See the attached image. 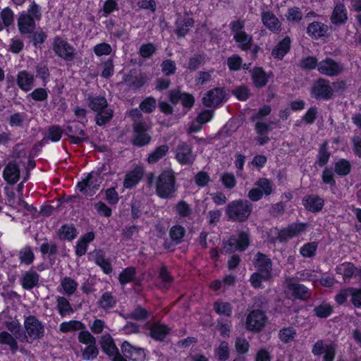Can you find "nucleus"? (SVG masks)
Listing matches in <instances>:
<instances>
[{"mask_svg": "<svg viewBox=\"0 0 361 361\" xmlns=\"http://www.w3.org/2000/svg\"><path fill=\"white\" fill-rule=\"evenodd\" d=\"M146 183L148 187L155 185L156 195L161 199L172 197L177 190L176 176L171 169H164L157 177L149 173Z\"/></svg>", "mask_w": 361, "mask_h": 361, "instance_id": "obj_1", "label": "nucleus"}, {"mask_svg": "<svg viewBox=\"0 0 361 361\" xmlns=\"http://www.w3.org/2000/svg\"><path fill=\"white\" fill-rule=\"evenodd\" d=\"M131 117V144L137 147L147 146L152 141L151 126L142 119L143 114H128Z\"/></svg>", "mask_w": 361, "mask_h": 361, "instance_id": "obj_2", "label": "nucleus"}, {"mask_svg": "<svg viewBox=\"0 0 361 361\" xmlns=\"http://www.w3.org/2000/svg\"><path fill=\"white\" fill-rule=\"evenodd\" d=\"M254 265L257 272L252 275L250 281L255 288H262L264 283L271 279V262L264 255L258 253L254 259Z\"/></svg>", "mask_w": 361, "mask_h": 361, "instance_id": "obj_3", "label": "nucleus"}, {"mask_svg": "<svg viewBox=\"0 0 361 361\" xmlns=\"http://www.w3.org/2000/svg\"><path fill=\"white\" fill-rule=\"evenodd\" d=\"M225 212L229 221L244 222L248 219V202L233 200L227 204Z\"/></svg>", "mask_w": 361, "mask_h": 361, "instance_id": "obj_4", "label": "nucleus"}, {"mask_svg": "<svg viewBox=\"0 0 361 361\" xmlns=\"http://www.w3.org/2000/svg\"><path fill=\"white\" fill-rule=\"evenodd\" d=\"M85 126L79 121H71L64 127L65 135L68 137L71 144L79 145L87 142L89 137L86 135Z\"/></svg>", "mask_w": 361, "mask_h": 361, "instance_id": "obj_5", "label": "nucleus"}, {"mask_svg": "<svg viewBox=\"0 0 361 361\" xmlns=\"http://www.w3.org/2000/svg\"><path fill=\"white\" fill-rule=\"evenodd\" d=\"M248 247V233L242 231L238 237L231 235L227 240H223L221 252L231 254L235 251H244Z\"/></svg>", "mask_w": 361, "mask_h": 361, "instance_id": "obj_6", "label": "nucleus"}, {"mask_svg": "<svg viewBox=\"0 0 361 361\" xmlns=\"http://www.w3.org/2000/svg\"><path fill=\"white\" fill-rule=\"evenodd\" d=\"M53 51L57 56L66 61H73L76 55V50L73 46L59 35L54 37Z\"/></svg>", "mask_w": 361, "mask_h": 361, "instance_id": "obj_7", "label": "nucleus"}, {"mask_svg": "<svg viewBox=\"0 0 361 361\" xmlns=\"http://www.w3.org/2000/svg\"><path fill=\"white\" fill-rule=\"evenodd\" d=\"M169 100L174 106L180 103L183 108L187 111L191 110L195 102L193 94L182 92L179 89H174L169 92Z\"/></svg>", "mask_w": 361, "mask_h": 361, "instance_id": "obj_8", "label": "nucleus"}, {"mask_svg": "<svg viewBox=\"0 0 361 361\" xmlns=\"http://www.w3.org/2000/svg\"><path fill=\"white\" fill-rule=\"evenodd\" d=\"M24 328L27 336L32 340H38L44 336V326L42 322L34 315L25 318Z\"/></svg>", "mask_w": 361, "mask_h": 361, "instance_id": "obj_9", "label": "nucleus"}, {"mask_svg": "<svg viewBox=\"0 0 361 361\" xmlns=\"http://www.w3.org/2000/svg\"><path fill=\"white\" fill-rule=\"evenodd\" d=\"M344 71V66L342 63L334 61L333 59L327 57L318 63V71L322 74L330 77L337 76L341 74Z\"/></svg>", "mask_w": 361, "mask_h": 361, "instance_id": "obj_10", "label": "nucleus"}, {"mask_svg": "<svg viewBox=\"0 0 361 361\" xmlns=\"http://www.w3.org/2000/svg\"><path fill=\"white\" fill-rule=\"evenodd\" d=\"M226 93L222 87H215L205 94L202 97V104L206 107L216 108L226 101Z\"/></svg>", "mask_w": 361, "mask_h": 361, "instance_id": "obj_11", "label": "nucleus"}, {"mask_svg": "<svg viewBox=\"0 0 361 361\" xmlns=\"http://www.w3.org/2000/svg\"><path fill=\"white\" fill-rule=\"evenodd\" d=\"M123 82L132 90H140L144 87L149 80V77L145 73H136L130 71L123 77Z\"/></svg>", "mask_w": 361, "mask_h": 361, "instance_id": "obj_12", "label": "nucleus"}, {"mask_svg": "<svg viewBox=\"0 0 361 361\" xmlns=\"http://www.w3.org/2000/svg\"><path fill=\"white\" fill-rule=\"evenodd\" d=\"M86 105L94 113H109L104 111L108 106V102L105 96L97 95L93 93L87 94L85 96ZM109 113H114L113 111Z\"/></svg>", "mask_w": 361, "mask_h": 361, "instance_id": "obj_13", "label": "nucleus"}, {"mask_svg": "<svg viewBox=\"0 0 361 361\" xmlns=\"http://www.w3.org/2000/svg\"><path fill=\"white\" fill-rule=\"evenodd\" d=\"M312 94L317 99H329L334 95V89L328 80L320 78L314 83Z\"/></svg>", "mask_w": 361, "mask_h": 361, "instance_id": "obj_14", "label": "nucleus"}, {"mask_svg": "<svg viewBox=\"0 0 361 361\" xmlns=\"http://www.w3.org/2000/svg\"><path fill=\"white\" fill-rule=\"evenodd\" d=\"M2 176L8 185L17 183L20 178V169L16 160L9 161L4 168Z\"/></svg>", "mask_w": 361, "mask_h": 361, "instance_id": "obj_15", "label": "nucleus"}, {"mask_svg": "<svg viewBox=\"0 0 361 361\" xmlns=\"http://www.w3.org/2000/svg\"><path fill=\"white\" fill-rule=\"evenodd\" d=\"M145 169L142 166L137 165L128 171L123 181V186L126 189H133L139 184L144 176Z\"/></svg>", "mask_w": 361, "mask_h": 361, "instance_id": "obj_16", "label": "nucleus"}, {"mask_svg": "<svg viewBox=\"0 0 361 361\" xmlns=\"http://www.w3.org/2000/svg\"><path fill=\"white\" fill-rule=\"evenodd\" d=\"M148 329L149 337L158 342H164L171 331L167 324L159 321L152 323Z\"/></svg>", "mask_w": 361, "mask_h": 361, "instance_id": "obj_17", "label": "nucleus"}, {"mask_svg": "<svg viewBox=\"0 0 361 361\" xmlns=\"http://www.w3.org/2000/svg\"><path fill=\"white\" fill-rule=\"evenodd\" d=\"M348 18V11L343 1L335 0L334 8L330 17L331 22L336 25H344Z\"/></svg>", "mask_w": 361, "mask_h": 361, "instance_id": "obj_18", "label": "nucleus"}, {"mask_svg": "<svg viewBox=\"0 0 361 361\" xmlns=\"http://www.w3.org/2000/svg\"><path fill=\"white\" fill-rule=\"evenodd\" d=\"M123 355L132 361H143L146 354L142 348L135 347L128 341H124L121 346Z\"/></svg>", "mask_w": 361, "mask_h": 361, "instance_id": "obj_19", "label": "nucleus"}, {"mask_svg": "<svg viewBox=\"0 0 361 361\" xmlns=\"http://www.w3.org/2000/svg\"><path fill=\"white\" fill-rule=\"evenodd\" d=\"M272 192V186L270 181L266 178L260 179L255 187L250 190V199L257 201L263 195H269Z\"/></svg>", "mask_w": 361, "mask_h": 361, "instance_id": "obj_20", "label": "nucleus"}, {"mask_svg": "<svg viewBox=\"0 0 361 361\" xmlns=\"http://www.w3.org/2000/svg\"><path fill=\"white\" fill-rule=\"evenodd\" d=\"M176 159L181 165L192 164L195 160L192 147L185 142L179 144L176 152Z\"/></svg>", "mask_w": 361, "mask_h": 361, "instance_id": "obj_21", "label": "nucleus"}, {"mask_svg": "<svg viewBox=\"0 0 361 361\" xmlns=\"http://www.w3.org/2000/svg\"><path fill=\"white\" fill-rule=\"evenodd\" d=\"M17 25L19 32L22 35H25L32 32L36 29V20L31 18L30 15H27L25 11H22L19 13Z\"/></svg>", "mask_w": 361, "mask_h": 361, "instance_id": "obj_22", "label": "nucleus"}, {"mask_svg": "<svg viewBox=\"0 0 361 361\" xmlns=\"http://www.w3.org/2000/svg\"><path fill=\"white\" fill-rule=\"evenodd\" d=\"M185 234L186 230L183 226L178 224L172 226L169 231V235L171 243H167L165 241L164 243V247L169 250L171 245H178L181 244L184 240Z\"/></svg>", "mask_w": 361, "mask_h": 361, "instance_id": "obj_23", "label": "nucleus"}, {"mask_svg": "<svg viewBox=\"0 0 361 361\" xmlns=\"http://www.w3.org/2000/svg\"><path fill=\"white\" fill-rule=\"evenodd\" d=\"M307 227V224L296 223L290 225L288 227L281 230L279 236L281 240H288L300 233H303Z\"/></svg>", "mask_w": 361, "mask_h": 361, "instance_id": "obj_24", "label": "nucleus"}, {"mask_svg": "<svg viewBox=\"0 0 361 361\" xmlns=\"http://www.w3.org/2000/svg\"><path fill=\"white\" fill-rule=\"evenodd\" d=\"M35 78L33 74L30 73L27 71H20L17 74L16 83L18 87L27 92L32 90L34 85Z\"/></svg>", "mask_w": 361, "mask_h": 361, "instance_id": "obj_25", "label": "nucleus"}, {"mask_svg": "<svg viewBox=\"0 0 361 361\" xmlns=\"http://www.w3.org/2000/svg\"><path fill=\"white\" fill-rule=\"evenodd\" d=\"M136 268L130 266L124 268L118 275V281L121 285L125 286L130 283H134L136 285L140 283V279L136 278Z\"/></svg>", "mask_w": 361, "mask_h": 361, "instance_id": "obj_26", "label": "nucleus"}, {"mask_svg": "<svg viewBox=\"0 0 361 361\" xmlns=\"http://www.w3.org/2000/svg\"><path fill=\"white\" fill-rule=\"evenodd\" d=\"M264 25L270 31L279 33L281 30V23L279 18L270 11L264 12L262 16Z\"/></svg>", "mask_w": 361, "mask_h": 361, "instance_id": "obj_27", "label": "nucleus"}, {"mask_svg": "<svg viewBox=\"0 0 361 361\" xmlns=\"http://www.w3.org/2000/svg\"><path fill=\"white\" fill-rule=\"evenodd\" d=\"M267 322V317L262 310H253L250 313V330L260 331Z\"/></svg>", "mask_w": 361, "mask_h": 361, "instance_id": "obj_28", "label": "nucleus"}, {"mask_svg": "<svg viewBox=\"0 0 361 361\" xmlns=\"http://www.w3.org/2000/svg\"><path fill=\"white\" fill-rule=\"evenodd\" d=\"M329 28V26L321 23L314 21L308 25L307 27V33L310 37L314 39H319L324 37Z\"/></svg>", "mask_w": 361, "mask_h": 361, "instance_id": "obj_29", "label": "nucleus"}, {"mask_svg": "<svg viewBox=\"0 0 361 361\" xmlns=\"http://www.w3.org/2000/svg\"><path fill=\"white\" fill-rule=\"evenodd\" d=\"M286 292L301 300H306L310 295L308 289L305 286L291 281L287 283Z\"/></svg>", "mask_w": 361, "mask_h": 361, "instance_id": "obj_30", "label": "nucleus"}, {"mask_svg": "<svg viewBox=\"0 0 361 361\" xmlns=\"http://www.w3.org/2000/svg\"><path fill=\"white\" fill-rule=\"evenodd\" d=\"M195 20L192 18L178 19L176 22L175 33L178 37H184L189 32L190 27L194 26Z\"/></svg>", "mask_w": 361, "mask_h": 361, "instance_id": "obj_31", "label": "nucleus"}, {"mask_svg": "<svg viewBox=\"0 0 361 361\" xmlns=\"http://www.w3.org/2000/svg\"><path fill=\"white\" fill-rule=\"evenodd\" d=\"M336 272L344 279H350L353 275L361 278V270L357 269L350 262H344L336 267Z\"/></svg>", "mask_w": 361, "mask_h": 361, "instance_id": "obj_32", "label": "nucleus"}, {"mask_svg": "<svg viewBox=\"0 0 361 361\" xmlns=\"http://www.w3.org/2000/svg\"><path fill=\"white\" fill-rule=\"evenodd\" d=\"M303 205L306 209L312 212H318L324 207L323 199L315 195H309L302 200Z\"/></svg>", "mask_w": 361, "mask_h": 361, "instance_id": "obj_33", "label": "nucleus"}, {"mask_svg": "<svg viewBox=\"0 0 361 361\" xmlns=\"http://www.w3.org/2000/svg\"><path fill=\"white\" fill-rule=\"evenodd\" d=\"M25 35L28 39V44H32L36 49H42V45L47 39V33L42 30L35 31V30L32 32Z\"/></svg>", "mask_w": 361, "mask_h": 361, "instance_id": "obj_34", "label": "nucleus"}, {"mask_svg": "<svg viewBox=\"0 0 361 361\" xmlns=\"http://www.w3.org/2000/svg\"><path fill=\"white\" fill-rule=\"evenodd\" d=\"M63 135H65L64 128L59 125H51L47 128L44 139L57 142L61 139Z\"/></svg>", "mask_w": 361, "mask_h": 361, "instance_id": "obj_35", "label": "nucleus"}, {"mask_svg": "<svg viewBox=\"0 0 361 361\" xmlns=\"http://www.w3.org/2000/svg\"><path fill=\"white\" fill-rule=\"evenodd\" d=\"M39 279V275L32 270L26 271L21 279V286L25 290H30L35 287Z\"/></svg>", "mask_w": 361, "mask_h": 361, "instance_id": "obj_36", "label": "nucleus"}, {"mask_svg": "<svg viewBox=\"0 0 361 361\" xmlns=\"http://www.w3.org/2000/svg\"><path fill=\"white\" fill-rule=\"evenodd\" d=\"M18 257L20 264L26 266L32 264L35 259L32 247L28 245L18 251Z\"/></svg>", "mask_w": 361, "mask_h": 361, "instance_id": "obj_37", "label": "nucleus"}, {"mask_svg": "<svg viewBox=\"0 0 361 361\" xmlns=\"http://www.w3.org/2000/svg\"><path fill=\"white\" fill-rule=\"evenodd\" d=\"M116 303L117 301L116 298L113 295L112 293L109 291L104 293L97 301L99 307L103 309L106 312L115 307Z\"/></svg>", "mask_w": 361, "mask_h": 361, "instance_id": "obj_38", "label": "nucleus"}, {"mask_svg": "<svg viewBox=\"0 0 361 361\" xmlns=\"http://www.w3.org/2000/svg\"><path fill=\"white\" fill-rule=\"evenodd\" d=\"M100 345L102 351L109 357H112L117 352L118 348L113 338L110 336H103L100 341Z\"/></svg>", "mask_w": 361, "mask_h": 361, "instance_id": "obj_39", "label": "nucleus"}, {"mask_svg": "<svg viewBox=\"0 0 361 361\" xmlns=\"http://www.w3.org/2000/svg\"><path fill=\"white\" fill-rule=\"evenodd\" d=\"M214 114H197V117L193 121L189 126V133H195L200 132L202 126L210 121Z\"/></svg>", "mask_w": 361, "mask_h": 361, "instance_id": "obj_40", "label": "nucleus"}, {"mask_svg": "<svg viewBox=\"0 0 361 361\" xmlns=\"http://www.w3.org/2000/svg\"><path fill=\"white\" fill-rule=\"evenodd\" d=\"M60 286L63 289V293L68 296L73 295L78 286V283L69 276H64L61 279Z\"/></svg>", "mask_w": 361, "mask_h": 361, "instance_id": "obj_41", "label": "nucleus"}, {"mask_svg": "<svg viewBox=\"0 0 361 361\" xmlns=\"http://www.w3.org/2000/svg\"><path fill=\"white\" fill-rule=\"evenodd\" d=\"M290 47V39L288 37L281 40L272 50V56L278 59H282L288 52Z\"/></svg>", "mask_w": 361, "mask_h": 361, "instance_id": "obj_42", "label": "nucleus"}, {"mask_svg": "<svg viewBox=\"0 0 361 361\" xmlns=\"http://www.w3.org/2000/svg\"><path fill=\"white\" fill-rule=\"evenodd\" d=\"M269 75L259 67L255 68L252 72V79L257 87L265 86L268 82Z\"/></svg>", "mask_w": 361, "mask_h": 361, "instance_id": "obj_43", "label": "nucleus"}, {"mask_svg": "<svg viewBox=\"0 0 361 361\" xmlns=\"http://www.w3.org/2000/svg\"><path fill=\"white\" fill-rule=\"evenodd\" d=\"M56 310L61 317L74 312L69 300L64 296L56 297Z\"/></svg>", "mask_w": 361, "mask_h": 361, "instance_id": "obj_44", "label": "nucleus"}, {"mask_svg": "<svg viewBox=\"0 0 361 361\" xmlns=\"http://www.w3.org/2000/svg\"><path fill=\"white\" fill-rule=\"evenodd\" d=\"M0 344L8 345L13 354H16L18 350V343L16 338L6 331L0 332Z\"/></svg>", "mask_w": 361, "mask_h": 361, "instance_id": "obj_45", "label": "nucleus"}, {"mask_svg": "<svg viewBox=\"0 0 361 361\" xmlns=\"http://www.w3.org/2000/svg\"><path fill=\"white\" fill-rule=\"evenodd\" d=\"M60 240H72L77 236V230L72 224H63L58 231Z\"/></svg>", "mask_w": 361, "mask_h": 361, "instance_id": "obj_46", "label": "nucleus"}, {"mask_svg": "<svg viewBox=\"0 0 361 361\" xmlns=\"http://www.w3.org/2000/svg\"><path fill=\"white\" fill-rule=\"evenodd\" d=\"M169 147L166 145H161L157 147L154 150L148 154L147 161L150 164L158 162L168 152Z\"/></svg>", "mask_w": 361, "mask_h": 361, "instance_id": "obj_47", "label": "nucleus"}, {"mask_svg": "<svg viewBox=\"0 0 361 361\" xmlns=\"http://www.w3.org/2000/svg\"><path fill=\"white\" fill-rule=\"evenodd\" d=\"M214 312L219 315H224L226 317H231L233 312V307L228 302H224L221 300H217L213 304Z\"/></svg>", "mask_w": 361, "mask_h": 361, "instance_id": "obj_48", "label": "nucleus"}, {"mask_svg": "<svg viewBox=\"0 0 361 361\" xmlns=\"http://www.w3.org/2000/svg\"><path fill=\"white\" fill-rule=\"evenodd\" d=\"M85 329L83 322L78 320H70L68 322H63L59 325V329L62 333H68Z\"/></svg>", "mask_w": 361, "mask_h": 361, "instance_id": "obj_49", "label": "nucleus"}, {"mask_svg": "<svg viewBox=\"0 0 361 361\" xmlns=\"http://www.w3.org/2000/svg\"><path fill=\"white\" fill-rule=\"evenodd\" d=\"M215 357L218 361H226L230 356V350L228 343L222 341L219 345L214 350Z\"/></svg>", "mask_w": 361, "mask_h": 361, "instance_id": "obj_50", "label": "nucleus"}, {"mask_svg": "<svg viewBox=\"0 0 361 361\" xmlns=\"http://www.w3.org/2000/svg\"><path fill=\"white\" fill-rule=\"evenodd\" d=\"M41 244L39 252L42 256L48 255L49 259H51V257H54L58 252V246L54 242L49 243L47 238Z\"/></svg>", "mask_w": 361, "mask_h": 361, "instance_id": "obj_51", "label": "nucleus"}, {"mask_svg": "<svg viewBox=\"0 0 361 361\" xmlns=\"http://www.w3.org/2000/svg\"><path fill=\"white\" fill-rule=\"evenodd\" d=\"M240 126V121L235 119H230L219 131V134L221 136L228 137L235 132Z\"/></svg>", "mask_w": 361, "mask_h": 361, "instance_id": "obj_52", "label": "nucleus"}, {"mask_svg": "<svg viewBox=\"0 0 361 361\" xmlns=\"http://www.w3.org/2000/svg\"><path fill=\"white\" fill-rule=\"evenodd\" d=\"M270 130L271 127L269 125L259 122L256 124V131L259 135L257 137V141L259 145H264L268 142L269 139L267 136H266V135L269 132Z\"/></svg>", "mask_w": 361, "mask_h": 361, "instance_id": "obj_53", "label": "nucleus"}, {"mask_svg": "<svg viewBox=\"0 0 361 361\" xmlns=\"http://www.w3.org/2000/svg\"><path fill=\"white\" fill-rule=\"evenodd\" d=\"M91 179H92V173H88L85 179L77 183L76 188L78 190L81 192H85L87 188L97 190L99 188V180H95V183L93 184V182L90 183Z\"/></svg>", "mask_w": 361, "mask_h": 361, "instance_id": "obj_54", "label": "nucleus"}, {"mask_svg": "<svg viewBox=\"0 0 361 361\" xmlns=\"http://www.w3.org/2000/svg\"><path fill=\"white\" fill-rule=\"evenodd\" d=\"M296 334V330L293 327H284L279 331V338L282 343H288L294 340Z\"/></svg>", "mask_w": 361, "mask_h": 361, "instance_id": "obj_55", "label": "nucleus"}, {"mask_svg": "<svg viewBox=\"0 0 361 361\" xmlns=\"http://www.w3.org/2000/svg\"><path fill=\"white\" fill-rule=\"evenodd\" d=\"M102 72L100 76L104 79H109L114 74V64L113 58H109L101 63Z\"/></svg>", "mask_w": 361, "mask_h": 361, "instance_id": "obj_56", "label": "nucleus"}, {"mask_svg": "<svg viewBox=\"0 0 361 361\" xmlns=\"http://www.w3.org/2000/svg\"><path fill=\"white\" fill-rule=\"evenodd\" d=\"M206 55L204 53H197L193 56L189 58L188 68L190 71H196L204 63Z\"/></svg>", "mask_w": 361, "mask_h": 361, "instance_id": "obj_57", "label": "nucleus"}, {"mask_svg": "<svg viewBox=\"0 0 361 361\" xmlns=\"http://www.w3.org/2000/svg\"><path fill=\"white\" fill-rule=\"evenodd\" d=\"M157 50V47L152 42L144 43L140 47L138 54L143 59H149L156 53Z\"/></svg>", "mask_w": 361, "mask_h": 361, "instance_id": "obj_58", "label": "nucleus"}, {"mask_svg": "<svg viewBox=\"0 0 361 361\" xmlns=\"http://www.w3.org/2000/svg\"><path fill=\"white\" fill-rule=\"evenodd\" d=\"M99 355V349L96 343L87 345V346L82 350V357L84 360H93L97 358Z\"/></svg>", "mask_w": 361, "mask_h": 361, "instance_id": "obj_59", "label": "nucleus"}, {"mask_svg": "<svg viewBox=\"0 0 361 361\" xmlns=\"http://www.w3.org/2000/svg\"><path fill=\"white\" fill-rule=\"evenodd\" d=\"M159 278L161 279L163 286L168 289L169 285L174 281L173 276L171 274L166 265H162L159 271Z\"/></svg>", "mask_w": 361, "mask_h": 361, "instance_id": "obj_60", "label": "nucleus"}, {"mask_svg": "<svg viewBox=\"0 0 361 361\" xmlns=\"http://www.w3.org/2000/svg\"><path fill=\"white\" fill-rule=\"evenodd\" d=\"M149 317V312L140 305L137 306L128 315L131 319L136 321H144Z\"/></svg>", "mask_w": 361, "mask_h": 361, "instance_id": "obj_61", "label": "nucleus"}, {"mask_svg": "<svg viewBox=\"0 0 361 361\" xmlns=\"http://www.w3.org/2000/svg\"><path fill=\"white\" fill-rule=\"evenodd\" d=\"M157 106L156 99L150 96L144 99L140 104V109L143 113H152Z\"/></svg>", "mask_w": 361, "mask_h": 361, "instance_id": "obj_62", "label": "nucleus"}, {"mask_svg": "<svg viewBox=\"0 0 361 361\" xmlns=\"http://www.w3.org/2000/svg\"><path fill=\"white\" fill-rule=\"evenodd\" d=\"M94 54L98 56H109L112 52L111 46L106 42H101L94 46L92 49Z\"/></svg>", "mask_w": 361, "mask_h": 361, "instance_id": "obj_63", "label": "nucleus"}, {"mask_svg": "<svg viewBox=\"0 0 361 361\" xmlns=\"http://www.w3.org/2000/svg\"><path fill=\"white\" fill-rule=\"evenodd\" d=\"M118 9L117 0H106L101 10L102 12V16L106 18L113 12L118 11Z\"/></svg>", "mask_w": 361, "mask_h": 361, "instance_id": "obj_64", "label": "nucleus"}]
</instances>
